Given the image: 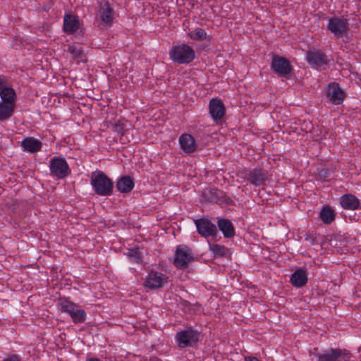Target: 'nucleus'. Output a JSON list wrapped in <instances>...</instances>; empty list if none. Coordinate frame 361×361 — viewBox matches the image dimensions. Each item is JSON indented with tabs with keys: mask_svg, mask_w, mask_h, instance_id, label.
I'll return each instance as SVG.
<instances>
[{
	"mask_svg": "<svg viewBox=\"0 0 361 361\" xmlns=\"http://www.w3.org/2000/svg\"><path fill=\"white\" fill-rule=\"evenodd\" d=\"M99 12L102 21L106 25L111 24L114 20V11L107 1H103L100 3Z\"/></svg>",
	"mask_w": 361,
	"mask_h": 361,
	"instance_id": "obj_19",
	"label": "nucleus"
},
{
	"mask_svg": "<svg viewBox=\"0 0 361 361\" xmlns=\"http://www.w3.org/2000/svg\"><path fill=\"white\" fill-rule=\"evenodd\" d=\"M335 216L334 211L329 206L324 207L319 214L320 219L326 224H330L333 222Z\"/></svg>",
	"mask_w": 361,
	"mask_h": 361,
	"instance_id": "obj_27",
	"label": "nucleus"
},
{
	"mask_svg": "<svg viewBox=\"0 0 361 361\" xmlns=\"http://www.w3.org/2000/svg\"><path fill=\"white\" fill-rule=\"evenodd\" d=\"M209 113L216 123L225 115V107L220 99H212L209 102Z\"/></svg>",
	"mask_w": 361,
	"mask_h": 361,
	"instance_id": "obj_15",
	"label": "nucleus"
},
{
	"mask_svg": "<svg viewBox=\"0 0 361 361\" xmlns=\"http://www.w3.org/2000/svg\"><path fill=\"white\" fill-rule=\"evenodd\" d=\"M128 256L133 262L138 264L142 262V253L137 247L129 249Z\"/></svg>",
	"mask_w": 361,
	"mask_h": 361,
	"instance_id": "obj_29",
	"label": "nucleus"
},
{
	"mask_svg": "<svg viewBox=\"0 0 361 361\" xmlns=\"http://www.w3.org/2000/svg\"><path fill=\"white\" fill-rule=\"evenodd\" d=\"M245 361H259V360L255 357H245Z\"/></svg>",
	"mask_w": 361,
	"mask_h": 361,
	"instance_id": "obj_33",
	"label": "nucleus"
},
{
	"mask_svg": "<svg viewBox=\"0 0 361 361\" xmlns=\"http://www.w3.org/2000/svg\"><path fill=\"white\" fill-rule=\"evenodd\" d=\"M209 250L215 257H224L228 252L226 247L219 244H209Z\"/></svg>",
	"mask_w": 361,
	"mask_h": 361,
	"instance_id": "obj_28",
	"label": "nucleus"
},
{
	"mask_svg": "<svg viewBox=\"0 0 361 361\" xmlns=\"http://www.w3.org/2000/svg\"><path fill=\"white\" fill-rule=\"evenodd\" d=\"M169 54L170 59L178 64H188L195 58L193 49L185 44L173 46L170 49Z\"/></svg>",
	"mask_w": 361,
	"mask_h": 361,
	"instance_id": "obj_3",
	"label": "nucleus"
},
{
	"mask_svg": "<svg viewBox=\"0 0 361 361\" xmlns=\"http://www.w3.org/2000/svg\"><path fill=\"white\" fill-rule=\"evenodd\" d=\"M271 68L279 76H286L292 71V66L289 61L279 56H273Z\"/></svg>",
	"mask_w": 361,
	"mask_h": 361,
	"instance_id": "obj_11",
	"label": "nucleus"
},
{
	"mask_svg": "<svg viewBox=\"0 0 361 361\" xmlns=\"http://www.w3.org/2000/svg\"><path fill=\"white\" fill-rule=\"evenodd\" d=\"M217 225L225 238H230L235 235V228L230 220L219 219L217 221Z\"/></svg>",
	"mask_w": 361,
	"mask_h": 361,
	"instance_id": "obj_20",
	"label": "nucleus"
},
{
	"mask_svg": "<svg viewBox=\"0 0 361 361\" xmlns=\"http://www.w3.org/2000/svg\"><path fill=\"white\" fill-rule=\"evenodd\" d=\"M58 307L62 312L69 314L74 323H83L86 319V312L68 298H60Z\"/></svg>",
	"mask_w": 361,
	"mask_h": 361,
	"instance_id": "obj_4",
	"label": "nucleus"
},
{
	"mask_svg": "<svg viewBox=\"0 0 361 361\" xmlns=\"http://www.w3.org/2000/svg\"><path fill=\"white\" fill-rule=\"evenodd\" d=\"M87 361H101V360L98 358H90V359L87 360Z\"/></svg>",
	"mask_w": 361,
	"mask_h": 361,
	"instance_id": "obj_34",
	"label": "nucleus"
},
{
	"mask_svg": "<svg viewBox=\"0 0 361 361\" xmlns=\"http://www.w3.org/2000/svg\"><path fill=\"white\" fill-rule=\"evenodd\" d=\"M169 282V277L161 272L151 271L145 278L143 286L145 288L155 290L161 288Z\"/></svg>",
	"mask_w": 361,
	"mask_h": 361,
	"instance_id": "obj_9",
	"label": "nucleus"
},
{
	"mask_svg": "<svg viewBox=\"0 0 361 361\" xmlns=\"http://www.w3.org/2000/svg\"><path fill=\"white\" fill-rule=\"evenodd\" d=\"M307 61L312 66L321 67L329 63V57L320 50H309L306 53Z\"/></svg>",
	"mask_w": 361,
	"mask_h": 361,
	"instance_id": "obj_13",
	"label": "nucleus"
},
{
	"mask_svg": "<svg viewBox=\"0 0 361 361\" xmlns=\"http://www.w3.org/2000/svg\"><path fill=\"white\" fill-rule=\"evenodd\" d=\"M290 283L295 287H302L307 282V274L306 271L302 269H297L290 277Z\"/></svg>",
	"mask_w": 361,
	"mask_h": 361,
	"instance_id": "obj_22",
	"label": "nucleus"
},
{
	"mask_svg": "<svg viewBox=\"0 0 361 361\" xmlns=\"http://www.w3.org/2000/svg\"><path fill=\"white\" fill-rule=\"evenodd\" d=\"M21 146L25 151L34 153L41 150L42 142L37 139L29 137L23 140Z\"/></svg>",
	"mask_w": 361,
	"mask_h": 361,
	"instance_id": "obj_21",
	"label": "nucleus"
},
{
	"mask_svg": "<svg viewBox=\"0 0 361 361\" xmlns=\"http://www.w3.org/2000/svg\"><path fill=\"white\" fill-rule=\"evenodd\" d=\"M2 361H21L19 355L16 354L8 355Z\"/></svg>",
	"mask_w": 361,
	"mask_h": 361,
	"instance_id": "obj_32",
	"label": "nucleus"
},
{
	"mask_svg": "<svg viewBox=\"0 0 361 361\" xmlns=\"http://www.w3.org/2000/svg\"><path fill=\"white\" fill-rule=\"evenodd\" d=\"M190 37L193 40H202L207 38V33L203 29L198 27L190 33Z\"/></svg>",
	"mask_w": 361,
	"mask_h": 361,
	"instance_id": "obj_30",
	"label": "nucleus"
},
{
	"mask_svg": "<svg viewBox=\"0 0 361 361\" xmlns=\"http://www.w3.org/2000/svg\"><path fill=\"white\" fill-rule=\"evenodd\" d=\"M178 141L181 149L187 154L193 153L197 149L195 138L190 134L181 135Z\"/></svg>",
	"mask_w": 361,
	"mask_h": 361,
	"instance_id": "obj_16",
	"label": "nucleus"
},
{
	"mask_svg": "<svg viewBox=\"0 0 361 361\" xmlns=\"http://www.w3.org/2000/svg\"><path fill=\"white\" fill-rule=\"evenodd\" d=\"M68 51L75 58L82 59V50L75 47V46H69L68 48Z\"/></svg>",
	"mask_w": 361,
	"mask_h": 361,
	"instance_id": "obj_31",
	"label": "nucleus"
},
{
	"mask_svg": "<svg viewBox=\"0 0 361 361\" xmlns=\"http://www.w3.org/2000/svg\"><path fill=\"white\" fill-rule=\"evenodd\" d=\"M50 173L58 179H63L71 173V169L65 159L54 157L49 163Z\"/></svg>",
	"mask_w": 361,
	"mask_h": 361,
	"instance_id": "obj_7",
	"label": "nucleus"
},
{
	"mask_svg": "<svg viewBox=\"0 0 361 361\" xmlns=\"http://www.w3.org/2000/svg\"><path fill=\"white\" fill-rule=\"evenodd\" d=\"M349 23L346 18L333 17L329 18L327 28L334 35L343 36L348 30Z\"/></svg>",
	"mask_w": 361,
	"mask_h": 361,
	"instance_id": "obj_10",
	"label": "nucleus"
},
{
	"mask_svg": "<svg viewBox=\"0 0 361 361\" xmlns=\"http://www.w3.org/2000/svg\"><path fill=\"white\" fill-rule=\"evenodd\" d=\"M116 188L121 192H130L134 188L133 180L130 176H123L117 181Z\"/></svg>",
	"mask_w": 361,
	"mask_h": 361,
	"instance_id": "obj_24",
	"label": "nucleus"
},
{
	"mask_svg": "<svg viewBox=\"0 0 361 361\" xmlns=\"http://www.w3.org/2000/svg\"><path fill=\"white\" fill-rule=\"evenodd\" d=\"M16 104L0 102V121L8 120L14 114Z\"/></svg>",
	"mask_w": 361,
	"mask_h": 361,
	"instance_id": "obj_25",
	"label": "nucleus"
},
{
	"mask_svg": "<svg viewBox=\"0 0 361 361\" xmlns=\"http://www.w3.org/2000/svg\"><path fill=\"white\" fill-rule=\"evenodd\" d=\"M198 233L203 237H215L218 233L216 226L209 219H200L195 221Z\"/></svg>",
	"mask_w": 361,
	"mask_h": 361,
	"instance_id": "obj_12",
	"label": "nucleus"
},
{
	"mask_svg": "<svg viewBox=\"0 0 361 361\" xmlns=\"http://www.w3.org/2000/svg\"><path fill=\"white\" fill-rule=\"evenodd\" d=\"M340 204L344 209L356 210L361 209L360 200L353 195L345 194L341 197Z\"/></svg>",
	"mask_w": 361,
	"mask_h": 361,
	"instance_id": "obj_17",
	"label": "nucleus"
},
{
	"mask_svg": "<svg viewBox=\"0 0 361 361\" xmlns=\"http://www.w3.org/2000/svg\"><path fill=\"white\" fill-rule=\"evenodd\" d=\"M326 96L333 104H340L345 98V93L337 83L333 82L327 87Z\"/></svg>",
	"mask_w": 361,
	"mask_h": 361,
	"instance_id": "obj_14",
	"label": "nucleus"
},
{
	"mask_svg": "<svg viewBox=\"0 0 361 361\" xmlns=\"http://www.w3.org/2000/svg\"><path fill=\"white\" fill-rule=\"evenodd\" d=\"M199 335V332L192 328L182 330L176 335L177 345L180 348L192 346L198 341Z\"/></svg>",
	"mask_w": 361,
	"mask_h": 361,
	"instance_id": "obj_8",
	"label": "nucleus"
},
{
	"mask_svg": "<svg viewBox=\"0 0 361 361\" xmlns=\"http://www.w3.org/2000/svg\"><path fill=\"white\" fill-rule=\"evenodd\" d=\"M317 361H349L352 353L347 349L329 348L315 355Z\"/></svg>",
	"mask_w": 361,
	"mask_h": 361,
	"instance_id": "obj_5",
	"label": "nucleus"
},
{
	"mask_svg": "<svg viewBox=\"0 0 361 361\" xmlns=\"http://www.w3.org/2000/svg\"><path fill=\"white\" fill-rule=\"evenodd\" d=\"M222 197L223 192L219 189H206L202 191L201 202L219 203Z\"/></svg>",
	"mask_w": 361,
	"mask_h": 361,
	"instance_id": "obj_18",
	"label": "nucleus"
},
{
	"mask_svg": "<svg viewBox=\"0 0 361 361\" xmlns=\"http://www.w3.org/2000/svg\"><path fill=\"white\" fill-rule=\"evenodd\" d=\"M90 184L94 192L100 196H109L112 194L114 183L104 173L96 171L91 174Z\"/></svg>",
	"mask_w": 361,
	"mask_h": 361,
	"instance_id": "obj_1",
	"label": "nucleus"
},
{
	"mask_svg": "<svg viewBox=\"0 0 361 361\" xmlns=\"http://www.w3.org/2000/svg\"><path fill=\"white\" fill-rule=\"evenodd\" d=\"M194 259L192 250L185 245H178L176 250L173 264L179 269L188 267V264Z\"/></svg>",
	"mask_w": 361,
	"mask_h": 361,
	"instance_id": "obj_6",
	"label": "nucleus"
},
{
	"mask_svg": "<svg viewBox=\"0 0 361 361\" xmlns=\"http://www.w3.org/2000/svg\"><path fill=\"white\" fill-rule=\"evenodd\" d=\"M79 27L78 20L74 16L67 15L64 18L63 30L68 34H73Z\"/></svg>",
	"mask_w": 361,
	"mask_h": 361,
	"instance_id": "obj_23",
	"label": "nucleus"
},
{
	"mask_svg": "<svg viewBox=\"0 0 361 361\" xmlns=\"http://www.w3.org/2000/svg\"><path fill=\"white\" fill-rule=\"evenodd\" d=\"M0 97L1 99V102H10L11 104H16V94L13 88L8 87H4L0 91Z\"/></svg>",
	"mask_w": 361,
	"mask_h": 361,
	"instance_id": "obj_26",
	"label": "nucleus"
},
{
	"mask_svg": "<svg viewBox=\"0 0 361 361\" xmlns=\"http://www.w3.org/2000/svg\"><path fill=\"white\" fill-rule=\"evenodd\" d=\"M238 177L243 180H247L250 185L259 187L265 185L268 180L269 173L262 168L244 169L238 171Z\"/></svg>",
	"mask_w": 361,
	"mask_h": 361,
	"instance_id": "obj_2",
	"label": "nucleus"
}]
</instances>
